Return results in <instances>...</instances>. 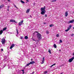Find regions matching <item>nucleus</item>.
<instances>
[{"label": "nucleus", "instance_id": "nucleus-39", "mask_svg": "<svg viewBox=\"0 0 74 74\" xmlns=\"http://www.w3.org/2000/svg\"><path fill=\"white\" fill-rule=\"evenodd\" d=\"M8 11H9V8H8Z\"/></svg>", "mask_w": 74, "mask_h": 74}, {"label": "nucleus", "instance_id": "nucleus-6", "mask_svg": "<svg viewBox=\"0 0 74 74\" xmlns=\"http://www.w3.org/2000/svg\"><path fill=\"white\" fill-rule=\"evenodd\" d=\"M15 45L14 44H12V45L10 46V49H12V48L13 47H15Z\"/></svg>", "mask_w": 74, "mask_h": 74}, {"label": "nucleus", "instance_id": "nucleus-50", "mask_svg": "<svg viewBox=\"0 0 74 74\" xmlns=\"http://www.w3.org/2000/svg\"><path fill=\"white\" fill-rule=\"evenodd\" d=\"M4 60H5V59H4Z\"/></svg>", "mask_w": 74, "mask_h": 74}, {"label": "nucleus", "instance_id": "nucleus-10", "mask_svg": "<svg viewBox=\"0 0 74 74\" xmlns=\"http://www.w3.org/2000/svg\"><path fill=\"white\" fill-rule=\"evenodd\" d=\"M30 64H34V63H35V62L34 61H32L31 62H30L29 63Z\"/></svg>", "mask_w": 74, "mask_h": 74}, {"label": "nucleus", "instance_id": "nucleus-25", "mask_svg": "<svg viewBox=\"0 0 74 74\" xmlns=\"http://www.w3.org/2000/svg\"><path fill=\"white\" fill-rule=\"evenodd\" d=\"M69 29L68 28L67 29L65 30V32H68L69 31Z\"/></svg>", "mask_w": 74, "mask_h": 74}, {"label": "nucleus", "instance_id": "nucleus-22", "mask_svg": "<svg viewBox=\"0 0 74 74\" xmlns=\"http://www.w3.org/2000/svg\"><path fill=\"white\" fill-rule=\"evenodd\" d=\"M21 3H23V4H24V3H25V2H24L22 0H21Z\"/></svg>", "mask_w": 74, "mask_h": 74}, {"label": "nucleus", "instance_id": "nucleus-37", "mask_svg": "<svg viewBox=\"0 0 74 74\" xmlns=\"http://www.w3.org/2000/svg\"><path fill=\"white\" fill-rule=\"evenodd\" d=\"M71 36H74V34H72Z\"/></svg>", "mask_w": 74, "mask_h": 74}, {"label": "nucleus", "instance_id": "nucleus-48", "mask_svg": "<svg viewBox=\"0 0 74 74\" xmlns=\"http://www.w3.org/2000/svg\"><path fill=\"white\" fill-rule=\"evenodd\" d=\"M23 74H24V72H23Z\"/></svg>", "mask_w": 74, "mask_h": 74}, {"label": "nucleus", "instance_id": "nucleus-42", "mask_svg": "<svg viewBox=\"0 0 74 74\" xmlns=\"http://www.w3.org/2000/svg\"><path fill=\"white\" fill-rule=\"evenodd\" d=\"M43 23L44 25H45V24H46V23Z\"/></svg>", "mask_w": 74, "mask_h": 74}, {"label": "nucleus", "instance_id": "nucleus-7", "mask_svg": "<svg viewBox=\"0 0 74 74\" xmlns=\"http://www.w3.org/2000/svg\"><path fill=\"white\" fill-rule=\"evenodd\" d=\"M10 22H15V23H16V21H15V20L13 19H11L10 20Z\"/></svg>", "mask_w": 74, "mask_h": 74}, {"label": "nucleus", "instance_id": "nucleus-17", "mask_svg": "<svg viewBox=\"0 0 74 74\" xmlns=\"http://www.w3.org/2000/svg\"><path fill=\"white\" fill-rule=\"evenodd\" d=\"M4 7L3 5H2L0 6V9H1Z\"/></svg>", "mask_w": 74, "mask_h": 74}, {"label": "nucleus", "instance_id": "nucleus-43", "mask_svg": "<svg viewBox=\"0 0 74 74\" xmlns=\"http://www.w3.org/2000/svg\"><path fill=\"white\" fill-rule=\"evenodd\" d=\"M8 1H10V0H8Z\"/></svg>", "mask_w": 74, "mask_h": 74}, {"label": "nucleus", "instance_id": "nucleus-40", "mask_svg": "<svg viewBox=\"0 0 74 74\" xmlns=\"http://www.w3.org/2000/svg\"><path fill=\"white\" fill-rule=\"evenodd\" d=\"M1 51H3V49H1Z\"/></svg>", "mask_w": 74, "mask_h": 74}, {"label": "nucleus", "instance_id": "nucleus-4", "mask_svg": "<svg viewBox=\"0 0 74 74\" xmlns=\"http://www.w3.org/2000/svg\"><path fill=\"white\" fill-rule=\"evenodd\" d=\"M74 56L72 57V58H71L69 59V62L70 63H71V62H72V61H73V60H74Z\"/></svg>", "mask_w": 74, "mask_h": 74}, {"label": "nucleus", "instance_id": "nucleus-41", "mask_svg": "<svg viewBox=\"0 0 74 74\" xmlns=\"http://www.w3.org/2000/svg\"><path fill=\"white\" fill-rule=\"evenodd\" d=\"M22 71H24V70H21Z\"/></svg>", "mask_w": 74, "mask_h": 74}, {"label": "nucleus", "instance_id": "nucleus-35", "mask_svg": "<svg viewBox=\"0 0 74 74\" xmlns=\"http://www.w3.org/2000/svg\"><path fill=\"white\" fill-rule=\"evenodd\" d=\"M6 66V64H5L3 66V67H5V66Z\"/></svg>", "mask_w": 74, "mask_h": 74}, {"label": "nucleus", "instance_id": "nucleus-32", "mask_svg": "<svg viewBox=\"0 0 74 74\" xmlns=\"http://www.w3.org/2000/svg\"><path fill=\"white\" fill-rule=\"evenodd\" d=\"M14 5V7H15V8H17V9H18V8L16 6V5Z\"/></svg>", "mask_w": 74, "mask_h": 74}, {"label": "nucleus", "instance_id": "nucleus-46", "mask_svg": "<svg viewBox=\"0 0 74 74\" xmlns=\"http://www.w3.org/2000/svg\"><path fill=\"white\" fill-rule=\"evenodd\" d=\"M73 56H74V52L73 53Z\"/></svg>", "mask_w": 74, "mask_h": 74}, {"label": "nucleus", "instance_id": "nucleus-27", "mask_svg": "<svg viewBox=\"0 0 74 74\" xmlns=\"http://www.w3.org/2000/svg\"><path fill=\"white\" fill-rule=\"evenodd\" d=\"M50 27H52V26H53V24H51L49 25Z\"/></svg>", "mask_w": 74, "mask_h": 74}, {"label": "nucleus", "instance_id": "nucleus-2", "mask_svg": "<svg viewBox=\"0 0 74 74\" xmlns=\"http://www.w3.org/2000/svg\"><path fill=\"white\" fill-rule=\"evenodd\" d=\"M37 37L39 40H40L41 38V35L39 33H38L36 35Z\"/></svg>", "mask_w": 74, "mask_h": 74}, {"label": "nucleus", "instance_id": "nucleus-26", "mask_svg": "<svg viewBox=\"0 0 74 74\" xmlns=\"http://www.w3.org/2000/svg\"><path fill=\"white\" fill-rule=\"evenodd\" d=\"M57 0H52L51 1V2H55V1H56Z\"/></svg>", "mask_w": 74, "mask_h": 74}, {"label": "nucleus", "instance_id": "nucleus-9", "mask_svg": "<svg viewBox=\"0 0 74 74\" xmlns=\"http://www.w3.org/2000/svg\"><path fill=\"white\" fill-rule=\"evenodd\" d=\"M30 9H28L26 11V13L27 14H28L29 12H30Z\"/></svg>", "mask_w": 74, "mask_h": 74}, {"label": "nucleus", "instance_id": "nucleus-23", "mask_svg": "<svg viewBox=\"0 0 74 74\" xmlns=\"http://www.w3.org/2000/svg\"><path fill=\"white\" fill-rule=\"evenodd\" d=\"M56 37H59V34H57Z\"/></svg>", "mask_w": 74, "mask_h": 74}, {"label": "nucleus", "instance_id": "nucleus-33", "mask_svg": "<svg viewBox=\"0 0 74 74\" xmlns=\"http://www.w3.org/2000/svg\"><path fill=\"white\" fill-rule=\"evenodd\" d=\"M16 32H17V34H18V29L16 30Z\"/></svg>", "mask_w": 74, "mask_h": 74}, {"label": "nucleus", "instance_id": "nucleus-31", "mask_svg": "<svg viewBox=\"0 0 74 74\" xmlns=\"http://www.w3.org/2000/svg\"><path fill=\"white\" fill-rule=\"evenodd\" d=\"M47 34H49V31H46Z\"/></svg>", "mask_w": 74, "mask_h": 74}, {"label": "nucleus", "instance_id": "nucleus-3", "mask_svg": "<svg viewBox=\"0 0 74 74\" xmlns=\"http://www.w3.org/2000/svg\"><path fill=\"white\" fill-rule=\"evenodd\" d=\"M6 40L5 38H4V37H3V38L2 39V40L1 42H2V44L5 45V42Z\"/></svg>", "mask_w": 74, "mask_h": 74}, {"label": "nucleus", "instance_id": "nucleus-44", "mask_svg": "<svg viewBox=\"0 0 74 74\" xmlns=\"http://www.w3.org/2000/svg\"><path fill=\"white\" fill-rule=\"evenodd\" d=\"M59 51L60 52V51H61V49H60V50H59Z\"/></svg>", "mask_w": 74, "mask_h": 74}, {"label": "nucleus", "instance_id": "nucleus-18", "mask_svg": "<svg viewBox=\"0 0 74 74\" xmlns=\"http://www.w3.org/2000/svg\"><path fill=\"white\" fill-rule=\"evenodd\" d=\"M7 29V27H5L3 29V31H5Z\"/></svg>", "mask_w": 74, "mask_h": 74}, {"label": "nucleus", "instance_id": "nucleus-5", "mask_svg": "<svg viewBox=\"0 0 74 74\" xmlns=\"http://www.w3.org/2000/svg\"><path fill=\"white\" fill-rule=\"evenodd\" d=\"M23 22V20H22L21 21L18 23V25H19V26H21V25H22Z\"/></svg>", "mask_w": 74, "mask_h": 74}, {"label": "nucleus", "instance_id": "nucleus-15", "mask_svg": "<svg viewBox=\"0 0 74 74\" xmlns=\"http://www.w3.org/2000/svg\"><path fill=\"white\" fill-rule=\"evenodd\" d=\"M3 30H1L0 31V35L2 34V33H3Z\"/></svg>", "mask_w": 74, "mask_h": 74}, {"label": "nucleus", "instance_id": "nucleus-21", "mask_svg": "<svg viewBox=\"0 0 74 74\" xmlns=\"http://www.w3.org/2000/svg\"><path fill=\"white\" fill-rule=\"evenodd\" d=\"M55 65H56V64H55V63L53 64L51 66H50V67H52L53 66H55Z\"/></svg>", "mask_w": 74, "mask_h": 74}, {"label": "nucleus", "instance_id": "nucleus-20", "mask_svg": "<svg viewBox=\"0 0 74 74\" xmlns=\"http://www.w3.org/2000/svg\"><path fill=\"white\" fill-rule=\"evenodd\" d=\"M32 40H33V41H35L36 42H38V40H36L35 39H32Z\"/></svg>", "mask_w": 74, "mask_h": 74}, {"label": "nucleus", "instance_id": "nucleus-47", "mask_svg": "<svg viewBox=\"0 0 74 74\" xmlns=\"http://www.w3.org/2000/svg\"><path fill=\"white\" fill-rule=\"evenodd\" d=\"M61 74H63V73H61Z\"/></svg>", "mask_w": 74, "mask_h": 74}, {"label": "nucleus", "instance_id": "nucleus-45", "mask_svg": "<svg viewBox=\"0 0 74 74\" xmlns=\"http://www.w3.org/2000/svg\"><path fill=\"white\" fill-rule=\"evenodd\" d=\"M31 61H32V60H33V59H31Z\"/></svg>", "mask_w": 74, "mask_h": 74}, {"label": "nucleus", "instance_id": "nucleus-11", "mask_svg": "<svg viewBox=\"0 0 74 74\" xmlns=\"http://www.w3.org/2000/svg\"><path fill=\"white\" fill-rule=\"evenodd\" d=\"M72 27V26H71V25H70L69 26V27L68 28V29L69 30H70V29H71V28Z\"/></svg>", "mask_w": 74, "mask_h": 74}, {"label": "nucleus", "instance_id": "nucleus-13", "mask_svg": "<svg viewBox=\"0 0 74 74\" xmlns=\"http://www.w3.org/2000/svg\"><path fill=\"white\" fill-rule=\"evenodd\" d=\"M30 63H29L28 64H27L26 65H25V67H27L28 66H29V65H30Z\"/></svg>", "mask_w": 74, "mask_h": 74}, {"label": "nucleus", "instance_id": "nucleus-29", "mask_svg": "<svg viewBox=\"0 0 74 74\" xmlns=\"http://www.w3.org/2000/svg\"><path fill=\"white\" fill-rule=\"evenodd\" d=\"M48 73V71H45L44 72V74H47Z\"/></svg>", "mask_w": 74, "mask_h": 74}, {"label": "nucleus", "instance_id": "nucleus-16", "mask_svg": "<svg viewBox=\"0 0 74 74\" xmlns=\"http://www.w3.org/2000/svg\"><path fill=\"white\" fill-rule=\"evenodd\" d=\"M53 46L55 48H56L57 47V46H56V44H54L53 45Z\"/></svg>", "mask_w": 74, "mask_h": 74}, {"label": "nucleus", "instance_id": "nucleus-1", "mask_svg": "<svg viewBox=\"0 0 74 74\" xmlns=\"http://www.w3.org/2000/svg\"><path fill=\"white\" fill-rule=\"evenodd\" d=\"M40 11H41V14L42 15H44L45 14V6H44V8H40Z\"/></svg>", "mask_w": 74, "mask_h": 74}, {"label": "nucleus", "instance_id": "nucleus-49", "mask_svg": "<svg viewBox=\"0 0 74 74\" xmlns=\"http://www.w3.org/2000/svg\"><path fill=\"white\" fill-rule=\"evenodd\" d=\"M27 0V1H28V0Z\"/></svg>", "mask_w": 74, "mask_h": 74}, {"label": "nucleus", "instance_id": "nucleus-28", "mask_svg": "<svg viewBox=\"0 0 74 74\" xmlns=\"http://www.w3.org/2000/svg\"><path fill=\"white\" fill-rule=\"evenodd\" d=\"M23 37L21 36L20 38V39H21L22 40V39H23Z\"/></svg>", "mask_w": 74, "mask_h": 74}, {"label": "nucleus", "instance_id": "nucleus-24", "mask_svg": "<svg viewBox=\"0 0 74 74\" xmlns=\"http://www.w3.org/2000/svg\"><path fill=\"white\" fill-rule=\"evenodd\" d=\"M48 52H49V53H51V49H49V50Z\"/></svg>", "mask_w": 74, "mask_h": 74}, {"label": "nucleus", "instance_id": "nucleus-38", "mask_svg": "<svg viewBox=\"0 0 74 74\" xmlns=\"http://www.w3.org/2000/svg\"><path fill=\"white\" fill-rule=\"evenodd\" d=\"M34 71H33V72H32V74H34Z\"/></svg>", "mask_w": 74, "mask_h": 74}, {"label": "nucleus", "instance_id": "nucleus-36", "mask_svg": "<svg viewBox=\"0 0 74 74\" xmlns=\"http://www.w3.org/2000/svg\"><path fill=\"white\" fill-rule=\"evenodd\" d=\"M45 18L47 17V14H45Z\"/></svg>", "mask_w": 74, "mask_h": 74}, {"label": "nucleus", "instance_id": "nucleus-12", "mask_svg": "<svg viewBox=\"0 0 74 74\" xmlns=\"http://www.w3.org/2000/svg\"><path fill=\"white\" fill-rule=\"evenodd\" d=\"M74 22V20L73 19L71 21H70L69 22V23H73Z\"/></svg>", "mask_w": 74, "mask_h": 74}, {"label": "nucleus", "instance_id": "nucleus-14", "mask_svg": "<svg viewBox=\"0 0 74 74\" xmlns=\"http://www.w3.org/2000/svg\"><path fill=\"white\" fill-rule=\"evenodd\" d=\"M68 15V13H67V12H66L65 13V16H67Z\"/></svg>", "mask_w": 74, "mask_h": 74}, {"label": "nucleus", "instance_id": "nucleus-30", "mask_svg": "<svg viewBox=\"0 0 74 74\" xmlns=\"http://www.w3.org/2000/svg\"><path fill=\"white\" fill-rule=\"evenodd\" d=\"M38 33V32H37V31H35L34 32V33H33V34H34V33Z\"/></svg>", "mask_w": 74, "mask_h": 74}, {"label": "nucleus", "instance_id": "nucleus-8", "mask_svg": "<svg viewBox=\"0 0 74 74\" xmlns=\"http://www.w3.org/2000/svg\"><path fill=\"white\" fill-rule=\"evenodd\" d=\"M45 61V58L43 57L42 58V62L41 63V64H43V63H44Z\"/></svg>", "mask_w": 74, "mask_h": 74}, {"label": "nucleus", "instance_id": "nucleus-19", "mask_svg": "<svg viewBox=\"0 0 74 74\" xmlns=\"http://www.w3.org/2000/svg\"><path fill=\"white\" fill-rule=\"evenodd\" d=\"M25 39H27L28 38V37L27 36H25L24 37Z\"/></svg>", "mask_w": 74, "mask_h": 74}, {"label": "nucleus", "instance_id": "nucleus-34", "mask_svg": "<svg viewBox=\"0 0 74 74\" xmlns=\"http://www.w3.org/2000/svg\"><path fill=\"white\" fill-rule=\"evenodd\" d=\"M60 42L61 43H62V40H60Z\"/></svg>", "mask_w": 74, "mask_h": 74}]
</instances>
